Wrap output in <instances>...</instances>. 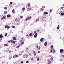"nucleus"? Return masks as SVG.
<instances>
[{"mask_svg": "<svg viewBox=\"0 0 64 64\" xmlns=\"http://www.w3.org/2000/svg\"><path fill=\"white\" fill-rule=\"evenodd\" d=\"M36 48L37 49H38V50H40V48H39V47H38V46H36Z\"/></svg>", "mask_w": 64, "mask_h": 64, "instance_id": "0eeeda50", "label": "nucleus"}, {"mask_svg": "<svg viewBox=\"0 0 64 64\" xmlns=\"http://www.w3.org/2000/svg\"><path fill=\"white\" fill-rule=\"evenodd\" d=\"M55 51H56L55 50H54L53 51V53H55Z\"/></svg>", "mask_w": 64, "mask_h": 64, "instance_id": "37998d69", "label": "nucleus"}, {"mask_svg": "<svg viewBox=\"0 0 64 64\" xmlns=\"http://www.w3.org/2000/svg\"><path fill=\"white\" fill-rule=\"evenodd\" d=\"M39 19L38 18L36 20V22H37L38 21H39Z\"/></svg>", "mask_w": 64, "mask_h": 64, "instance_id": "1a4fd4ad", "label": "nucleus"}, {"mask_svg": "<svg viewBox=\"0 0 64 64\" xmlns=\"http://www.w3.org/2000/svg\"><path fill=\"white\" fill-rule=\"evenodd\" d=\"M15 56H16L15 55L14 56H13V58H15Z\"/></svg>", "mask_w": 64, "mask_h": 64, "instance_id": "c9c22d12", "label": "nucleus"}, {"mask_svg": "<svg viewBox=\"0 0 64 64\" xmlns=\"http://www.w3.org/2000/svg\"><path fill=\"white\" fill-rule=\"evenodd\" d=\"M10 28V26H8V28H7V29H9V28Z\"/></svg>", "mask_w": 64, "mask_h": 64, "instance_id": "7c9ffc66", "label": "nucleus"}, {"mask_svg": "<svg viewBox=\"0 0 64 64\" xmlns=\"http://www.w3.org/2000/svg\"><path fill=\"white\" fill-rule=\"evenodd\" d=\"M7 51H8V52H9V53H11V51L10 50L9 51V50H8Z\"/></svg>", "mask_w": 64, "mask_h": 64, "instance_id": "393cba45", "label": "nucleus"}, {"mask_svg": "<svg viewBox=\"0 0 64 64\" xmlns=\"http://www.w3.org/2000/svg\"><path fill=\"white\" fill-rule=\"evenodd\" d=\"M28 56H27L26 55H24V58H27Z\"/></svg>", "mask_w": 64, "mask_h": 64, "instance_id": "9d476101", "label": "nucleus"}, {"mask_svg": "<svg viewBox=\"0 0 64 64\" xmlns=\"http://www.w3.org/2000/svg\"><path fill=\"white\" fill-rule=\"evenodd\" d=\"M5 35L6 36H7V34H5Z\"/></svg>", "mask_w": 64, "mask_h": 64, "instance_id": "79ce46f5", "label": "nucleus"}, {"mask_svg": "<svg viewBox=\"0 0 64 64\" xmlns=\"http://www.w3.org/2000/svg\"><path fill=\"white\" fill-rule=\"evenodd\" d=\"M32 36V33H31L30 34V37H31Z\"/></svg>", "mask_w": 64, "mask_h": 64, "instance_id": "f3484780", "label": "nucleus"}, {"mask_svg": "<svg viewBox=\"0 0 64 64\" xmlns=\"http://www.w3.org/2000/svg\"><path fill=\"white\" fill-rule=\"evenodd\" d=\"M37 34L36 33L34 36V38H36L37 37Z\"/></svg>", "mask_w": 64, "mask_h": 64, "instance_id": "20e7f679", "label": "nucleus"}, {"mask_svg": "<svg viewBox=\"0 0 64 64\" xmlns=\"http://www.w3.org/2000/svg\"><path fill=\"white\" fill-rule=\"evenodd\" d=\"M64 8V7H62L61 8V9H63Z\"/></svg>", "mask_w": 64, "mask_h": 64, "instance_id": "3c124183", "label": "nucleus"}, {"mask_svg": "<svg viewBox=\"0 0 64 64\" xmlns=\"http://www.w3.org/2000/svg\"><path fill=\"white\" fill-rule=\"evenodd\" d=\"M21 46V44H20V46Z\"/></svg>", "mask_w": 64, "mask_h": 64, "instance_id": "774afa93", "label": "nucleus"}, {"mask_svg": "<svg viewBox=\"0 0 64 64\" xmlns=\"http://www.w3.org/2000/svg\"><path fill=\"white\" fill-rule=\"evenodd\" d=\"M48 63H51V62H49L48 61Z\"/></svg>", "mask_w": 64, "mask_h": 64, "instance_id": "338daca9", "label": "nucleus"}, {"mask_svg": "<svg viewBox=\"0 0 64 64\" xmlns=\"http://www.w3.org/2000/svg\"><path fill=\"white\" fill-rule=\"evenodd\" d=\"M15 56L16 57H18V55H16Z\"/></svg>", "mask_w": 64, "mask_h": 64, "instance_id": "f704fd0d", "label": "nucleus"}, {"mask_svg": "<svg viewBox=\"0 0 64 64\" xmlns=\"http://www.w3.org/2000/svg\"><path fill=\"white\" fill-rule=\"evenodd\" d=\"M61 15H62V16H64V13H61Z\"/></svg>", "mask_w": 64, "mask_h": 64, "instance_id": "412c9836", "label": "nucleus"}, {"mask_svg": "<svg viewBox=\"0 0 64 64\" xmlns=\"http://www.w3.org/2000/svg\"><path fill=\"white\" fill-rule=\"evenodd\" d=\"M31 60H32V61H33V60H34V59H33V58H31Z\"/></svg>", "mask_w": 64, "mask_h": 64, "instance_id": "2f4dec72", "label": "nucleus"}, {"mask_svg": "<svg viewBox=\"0 0 64 64\" xmlns=\"http://www.w3.org/2000/svg\"><path fill=\"white\" fill-rule=\"evenodd\" d=\"M52 57V56L50 55H49L48 56V57L49 58H50V57Z\"/></svg>", "mask_w": 64, "mask_h": 64, "instance_id": "b1692460", "label": "nucleus"}, {"mask_svg": "<svg viewBox=\"0 0 64 64\" xmlns=\"http://www.w3.org/2000/svg\"><path fill=\"white\" fill-rule=\"evenodd\" d=\"M17 18H16L15 19V21L16 22L17 21Z\"/></svg>", "mask_w": 64, "mask_h": 64, "instance_id": "49530a36", "label": "nucleus"}, {"mask_svg": "<svg viewBox=\"0 0 64 64\" xmlns=\"http://www.w3.org/2000/svg\"><path fill=\"white\" fill-rule=\"evenodd\" d=\"M43 40H44V38H41L40 40V42H43Z\"/></svg>", "mask_w": 64, "mask_h": 64, "instance_id": "6e6552de", "label": "nucleus"}, {"mask_svg": "<svg viewBox=\"0 0 64 64\" xmlns=\"http://www.w3.org/2000/svg\"><path fill=\"white\" fill-rule=\"evenodd\" d=\"M7 17H8V18L10 17H11V16H10V14H8V15Z\"/></svg>", "mask_w": 64, "mask_h": 64, "instance_id": "dca6fc26", "label": "nucleus"}, {"mask_svg": "<svg viewBox=\"0 0 64 64\" xmlns=\"http://www.w3.org/2000/svg\"><path fill=\"white\" fill-rule=\"evenodd\" d=\"M12 3H12V2H10V4H12Z\"/></svg>", "mask_w": 64, "mask_h": 64, "instance_id": "09e8293b", "label": "nucleus"}, {"mask_svg": "<svg viewBox=\"0 0 64 64\" xmlns=\"http://www.w3.org/2000/svg\"><path fill=\"white\" fill-rule=\"evenodd\" d=\"M20 18H21L22 19V18H23V16H20Z\"/></svg>", "mask_w": 64, "mask_h": 64, "instance_id": "de8ad7c7", "label": "nucleus"}, {"mask_svg": "<svg viewBox=\"0 0 64 64\" xmlns=\"http://www.w3.org/2000/svg\"><path fill=\"white\" fill-rule=\"evenodd\" d=\"M23 32H21V33H22V34H23Z\"/></svg>", "mask_w": 64, "mask_h": 64, "instance_id": "0e129e2a", "label": "nucleus"}, {"mask_svg": "<svg viewBox=\"0 0 64 64\" xmlns=\"http://www.w3.org/2000/svg\"><path fill=\"white\" fill-rule=\"evenodd\" d=\"M19 46H16L17 48H19Z\"/></svg>", "mask_w": 64, "mask_h": 64, "instance_id": "a18cd8bd", "label": "nucleus"}, {"mask_svg": "<svg viewBox=\"0 0 64 64\" xmlns=\"http://www.w3.org/2000/svg\"><path fill=\"white\" fill-rule=\"evenodd\" d=\"M4 8L6 10H7V8Z\"/></svg>", "mask_w": 64, "mask_h": 64, "instance_id": "58836bf2", "label": "nucleus"}, {"mask_svg": "<svg viewBox=\"0 0 64 64\" xmlns=\"http://www.w3.org/2000/svg\"><path fill=\"white\" fill-rule=\"evenodd\" d=\"M3 36H2V34H1L0 35V38H3Z\"/></svg>", "mask_w": 64, "mask_h": 64, "instance_id": "4468645a", "label": "nucleus"}, {"mask_svg": "<svg viewBox=\"0 0 64 64\" xmlns=\"http://www.w3.org/2000/svg\"><path fill=\"white\" fill-rule=\"evenodd\" d=\"M12 28L13 29H14V28H15V26H12Z\"/></svg>", "mask_w": 64, "mask_h": 64, "instance_id": "72a5a7b5", "label": "nucleus"}, {"mask_svg": "<svg viewBox=\"0 0 64 64\" xmlns=\"http://www.w3.org/2000/svg\"><path fill=\"white\" fill-rule=\"evenodd\" d=\"M22 55V54H19V55H20V56H21Z\"/></svg>", "mask_w": 64, "mask_h": 64, "instance_id": "13d9d810", "label": "nucleus"}, {"mask_svg": "<svg viewBox=\"0 0 64 64\" xmlns=\"http://www.w3.org/2000/svg\"><path fill=\"white\" fill-rule=\"evenodd\" d=\"M51 48H54V46H51Z\"/></svg>", "mask_w": 64, "mask_h": 64, "instance_id": "4c0bfd02", "label": "nucleus"}, {"mask_svg": "<svg viewBox=\"0 0 64 64\" xmlns=\"http://www.w3.org/2000/svg\"><path fill=\"white\" fill-rule=\"evenodd\" d=\"M44 14L45 15H48V12H44Z\"/></svg>", "mask_w": 64, "mask_h": 64, "instance_id": "39448f33", "label": "nucleus"}, {"mask_svg": "<svg viewBox=\"0 0 64 64\" xmlns=\"http://www.w3.org/2000/svg\"><path fill=\"white\" fill-rule=\"evenodd\" d=\"M50 52H53V50H51L50 51Z\"/></svg>", "mask_w": 64, "mask_h": 64, "instance_id": "4d7b16f0", "label": "nucleus"}, {"mask_svg": "<svg viewBox=\"0 0 64 64\" xmlns=\"http://www.w3.org/2000/svg\"><path fill=\"white\" fill-rule=\"evenodd\" d=\"M7 13V12H4V14H6V13Z\"/></svg>", "mask_w": 64, "mask_h": 64, "instance_id": "a878e982", "label": "nucleus"}, {"mask_svg": "<svg viewBox=\"0 0 64 64\" xmlns=\"http://www.w3.org/2000/svg\"><path fill=\"white\" fill-rule=\"evenodd\" d=\"M36 31H34V33H36Z\"/></svg>", "mask_w": 64, "mask_h": 64, "instance_id": "6e6d98bb", "label": "nucleus"}, {"mask_svg": "<svg viewBox=\"0 0 64 64\" xmlns=\"http://www.w3.org/2000/svg\"><path fill=\"white\" fill-rule=\"evenodd\" d=\"M35 53V51H34L33 52V53L34 54V53Z\"/></svg>", "mask_w": 64, "mask_h": 64, "instance_id": "603ef678", "label": "nucleus"}, {"mask_svg": "<svg viewBox=\"0 0 64 64\" xmlns=\"http://www.w3.org/2000/svg\"><path fill=\"white\" fill-rule=\"evenodd\" d=\"M10 40H9L8 41V43H9H9H10Z\"/></svg>", "mask_w": 64, "mask_h": 64, "instance_id": "680f3d73", "label": "nucleus"}, {"mask_svg": "<svg viewBox=\"0 0 64 64\" xmlns=\"http://www.w3.org/2000/svg\"><path fill=\"white\" fill-rule=\"evenodd\" d=\"M12 43H13V44H15L16 42H15V41L14 40V41H13Z\"/></svg>", "mask_w": 64, "mask_h": 64, "instance_id": "aec40b11", "label": "nucleus"}, {"mask_svg": "<svg viewBox=\"0 0 64 64\" xmlns=\"http://www.w3.org/2000/svg\"><path fill=\"white\" fill-rule=\"evenodd\" d=\"M40 59V57H38V58L37 59V61H39Z\"/></svg>", "mask_w": 64, "mask_h": 64, "instance_id": "6ab92c4d", "label": "nucleus"}, {"mask_svg": "<svg viewBox=\"0 0 64 64\" xmlns=\"http://www.w3.org/2000/svg\"><path fill=\"white\" fill-rule=\"evenodd\" d=\"M32 18V16L30 17L28 16V18H27L25 20L26 21H27L28 20H30Z\"/></svg>", "mask_w": 64, "mask_h": 64, "instance_id": "f257e3e1", "label": "nucleus"}, {"mask_svg": "<svg viewBox=\"0 0 64 64\" xmlns=\"http://www.w3.org/2000/svg\"><path fill=\"white\" fill-rule=\"evenodd\" d=\"M20 22H19L17 24V25L18 26V25H20Z\"/></svg>", "mask_w": 64, "mask_h": 64, "instance_id": "423d86ee", "label": "nucleus"}, {"mask_svg": "<svg viewBox=\"0 0 64 64\" xmlns=\"http://www.w3.org/2000/svg\"><path fill=\"white\" fill-rule=\"evenodd\" d=\"M31 9H32V8H28V10H31Z\"/></svg>", "mask_w": 64, "mask_h": 64, "instance_id": "bb28decb", "label": "nucleus"}, {"mask_svg": "<svg viewBox=\"0 0 64 64\" xmlns=\"http://www.w3.org/2000/svg\"><path fill=\"white\" fill-rule=\"evenodd\" d=\"M41 10L42 11H44V9L42 8H41Z\"/></svg>", "mask_w": 64, "mask_h": 64, "instance_id": "cd10ccee", "label": "nucleus"}, {"mask_svg": "<svg viewBox=\"0 0 64 64\" xmlns=\"http://www.w3.org/2000/svg\"><path fill=\"white\" fill-rule=\"evenodd\" d=\"M62 56V57H64V55H63Z\"/></svg>", "mask_w": 64, "mask_h": 64, "instance_id": "69168bd1", "label": "nucleus"}, {"mask_svg": "<svg viewBox=\"0 0 64 64\" xmlns=\"http://www.w3.org/2000/svg\"><path fill=\"white\" fill-rule=\"evenodd\" d=\"M26 36V37H28V34H27Z\"/></svg>", "mask_w": 64, "mask_h": 64, "instance_id": "5fc2aeb1", "label": "nucleus"}, {"mask_svg": "<svg viewBox=\"0 0 64 64\" xmlns=\"http://www.w3.org/2000/svg\"><path fill=\"white\" fill-rule=\"evenodd\" d=\"M12 58H9V59L10 60V59H11Z\"/></svg>", "mask_w": 64, "mask_h": 64, "instance_id": "052dcab7", "label": "nucleus"}, {"mask_svg": "<svg viewBox=\"0 0 64 64\" xmlns=\"http://www.w3.org/2000/svg\"><path fill=\"white\" fill-rule=\"evenodd\" d=\"M59 28H60V26L59 25H58L57 29L58 30L59 29Z\"/></svg>", "mask_w": 64, "mask_h": 64, "instance_id": "f8f14e48", "label": "nucleus"}, {"mask_svg": "<svg viewBox=\"0 0 64 64\" xmlns=\"http://www.w3.org/2000/svg\"><path fill=\"white\" fill-rule=\"evenodd\" d=\"M60 53H62L63 52H64V50H63V49H61L60 50Z\"/></svg>", "mask_w": 64, "mask_h": 64, "instance_id": "7ed1b4c3", "label": "nucleus"}, {"mask_svg": "<svg viewBox=\"0 0 64 64\" xmlns=\"http://www.w3.org/2000/svg\"><path fill=\"white\" fill-rule=\"evenodd\" d=\"M14 11H15V10H12V13H14Z\"/></svg>", "mask_w": 64, "mask_h": 64, "instance_id": "c85d7f7f", "label": "nucleus"}, {"mask_svg": "<svg viewBox=\"0 0 64 64\" xmlns=\"http://www.w3.org/2000/svg\"><path fill=\"white\" fill-rule=\"evenodd\" d=\"M24 42H22V43H21V45H23L24 44Z\"/></svg>", "mask_w": 64, "mask_h": 64, "instance_id": "5701e85b", "label": "nucleus"}, {"mask_svg": "<svg viewBox=\"0 0 64 64\" xmlns=\"http://www.w3.org/2000/svg\"><path fill=\"white\" fill-rule=\"evenodd\" d=\"M10 41V42L11 43H12L13 42V41L12 40H11Z\"/></svg>", "mask_w": 64, "mask_h": 64, "instance_id": "473e14b6", "label": "nucleus"}, {"mask_svg": "<svg viewBox=\"0 0 64 64\" xmlns=\"http://www.w3.org/2000/svg\"><path fill=\"white\" fill-rule=\"evenodd\" d=\"M50 12H52V10H50Z\"/></svg>", "mask_w": 64, "mask_h": 64, "instance_id": "a19ab883", "label": "nucleus"}, {"mask_svg": "<svg viewBox=\"0 0 64 64\" xmlns=\"http://www.w3.org/2000/svg\"><path fill=\"white\" fill-rule=\"evenodd\" d=\"M39 31H40V30H38V32H39Z\"/></svg>", "mask_w": 64, "mask_h": 64, "instance_id": "e2e57ef3", "label": "nucleus"}, {"mask_svg": "<svg viewBox=\"0 0 64 64\" xmlns=\"http://www.w3.org/2000/svg\"><path fill=\"white\" fill-rule=\"evenodd\" d=\"M28 7H29L30 6V4H28Z\"/></svg>", "mask_w": 64, "mask_h": 64, "instance_id": "e433bc0d", "label": "nucleus"}, {"mask_svg": "<svg viewBox=\"0 0 64 64\" xmlns=\"http://www.w3.org/2000/svg\"><path fill=\"white\" fill-rule=\"evenodd\" d=\"M36 54H34V56H36Z\"/></svg>", "mask_w": 64, "mask_h": 64, "instance_id": "8fccbe9b", "label": "nucleus"}, {"mask_svg": "<svg viewBox=\"0 0 64 64\" xmlns=\"http://www.w3.org/2000/svg\"><path fill=\"white\" fill-rule=\"evenodd\" d=\"M44 45L45 46H47V42H45Z\"/></svg>", "mask_w": 64, "mask_h": 64, "instance_id": "9b49d317", "label": "nucleus"}, {"mask_svg": "<svg viewBox=\"0 0 64 64\" xmlns=\"http://www.w3.org/2000/svg\"><path fill=\"white\" fill-rule=\"evenodd\" d=\"M38 53H40V51H38Z\"/></svg>", "mask_w": 64, "mask_h": 64, "instance_id": "bf43d9fd", "label": "nucleus"}, {"mask_svg": "<svg viewBox=\"0 0 64 64\" xmlns=\"http://www.w3.org/2000/svg\"><path fill=\"white\" fill-rule=\"evenodd\" d=\"M22 10H25V8H23L22 9Z\"/></svg>", "mask_w": 64, "mask_h": 64, "instance_id": "c756f323", "label": "nucleus"}, {"mask_svg": "<svg viewBox=\"0 0 64 64\" xmlns=\"http://www.w3.org/2000/svg\"><path fill=\"white\" fill-rule=\"evenodd\" d=\"M26 63H29V62L28 61H26Z\"/></svg>", "mask_w": 64, "mask_h": 64, "instance_id": "c03bdc74", "label": "nucleus"}, {"mask_svg": "<svg viewBox=\"0 0 64 64\" xmlns=\"http://www.w3.org/2000/svg\"><path fill=\"white\" fill-rule=\"evenodd\" d=\"M13 40H16V38H14V37H13Z\"/></svg>", "mask_w": 64, "mask_h": 64, "instance_id": "a211bd4d", "label": "nucleus"}, {"mask_svg": "<svg viewBox=\"0 0 64 64\" xmlns=\"http://www.w3.org/2000/svg\"><path fill=\"white\" fill-rule=\"evenodd\" d=\"M8 25H6V26H5V29H6V28H8Z\"/></svg>", "mask_w": 64, "mask_h": 64, "instance_id": "2eb2a0df", "label": "nucleus"}, {"mask_svg": "<svg viewBox=\"0 0 64 64\" xmlns=\"http://www.w3.org/2000/svg\"><path fill=\"white\" fill-rule=\"evenodd\" d=\"M28 49H29V48H28L26 49V50H28Z\"/></svg>", "mask_w": 64, "mask_h": 64, "instance_id": "864d4df0", "label": "nucleus"}, {"mask_svg": "<svg viewBox=\"0 0 64 64\" xmlns=\"http://www.w3.org/2000/svg\"><path fill=\"white\" fill-rule=\"evenodd\" d=\"M6 16H4L3 18H2V20H3L4 19H6Z\"/></svg>", "mask_w": 64, "mask_h": 64, "instance_id": "f03ea898", "label": "nucleus"}, {"mask_svg": "<svg viewBox=\"0 0 64 64\" xmlns=\"http://www.w3.org/2000/svg\"><path fill=\"white\" fill-rule=\"evenodd\" d=\"M21 64H23V61H21Z\"/></svg>", "mask_w": 64, "mask_h": 64, "instance_id": "ea45409f", "label": "nucleus"}, {"mask_svg": "<svg viewBox=\"0 0 64 64\" xmlns=\"http://www.w3.org/2000/svg\"><path fill=\"white\" fill-rule=\"evenodd\" d=\"M51 61H53L54 60V58L53 57H52L51 58H50Z\"/></svg>", "mask_w": 64, "mask_h": 64, "instance_id": "ddd939ff", "label": "nucleus"}, {"mask_svg": "<svg viewBox=\"0 0 64 64\" xmlns=\"http://www.w3.org/2000/svg\"><path fill=\"white\" fill-rule=\"evenodd\" d=\"M4 46H8V44H5Z\"/></svg>", "mask_w": 64, "mask_h": 64, "instance_id": "4be33fe9", "label": "nucleus"}]
</instances>
